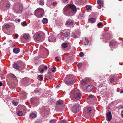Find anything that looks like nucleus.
<instances>
[{
	"label": "nucleus",
	"instance_id": "obj_23",
	"mask_svg": "<svg viewBox=\"0 0 123 123\" xmlns=\"http://www.w3.org/2000/svg\"><path fill=\"white\" fill-rule=\"evenodd\" d=\"M11 75L12 77V79L15 81V82H17V80L16 77L15 76V75L13 74H11Z\"/></svg>",
	"mask_w": 123,
	"mask_h": 123
},
{
	"label": "nucleus",
	"instance_id": "obj_63",
	"mask_svg": "<svg viewBox=\"0 0 123 123\" xmlns=\"http://www.w3.org/2000/svg\"><path fill=\"white\" fill-rule=\"evenodd\" d=\"M82 17H84V16H82Z\"/></svg>",
	"mask_w": 123,
	"mask_h": 123
},
{
	"label": "nucleus",
	"instance_id": "obj_53",
	"mask_svg": "<svg viewBox=\"0 0 123 123\" xmlns=\"http://www.w3.org/2000/svg\"><path fill=\"white\" fill-rule=\"evenodd\" d=\"M55 59L56 60V61H59V59H57V57H56L55 58Z\"/></svg>",
	"mask_w": 123,
	"mask_h": 123
},
{
	"label": "nucleus",
	"instance_id": "obj_59",
	"mask_svg": "<svg viewBox=\"0 0 123 123\" xmlns=\"http://www.w3.org/2000/svg\"><path fill=\"white\" fill-rule=\"evenodd\" d=\"M121 106V108H123V106Z\"/></svg>",
	"mask_w": 123,
	"mask_h": 123
},
{
	"label": "nucleus",
	"instance_id": "obj_22",
	"mask_svg": "<svg viewBox=\"0 0 123 123\" xmlns=\"http://www.w3.org/2000/svg\"><path fill=\"white\" fill-rule=\"evenodd\" d=\"M23 37L25 39H27L29 38L30 36L28 34H23Z\"/></svg>",
	"mask_w": 123,
	"mask_h": 123
},
{
	"label": "nucleus",
	"instance_id": "obj_48",
	"mask_svg": "<svg viewBox=\"0 0 123 123\" xmlns=\"http://www.w3.org/2000/svg\"><path fill=\"white\" fill-rule=\"evenodd\" d=\"M68 0H63V2L65 3H68Z\"/></svg>",
	"mask_w": 123,
	"mask_h": 123
},
{
	"label": "nucleus",
	"instance_id": "obj_11",
	"mask_svg": "<svg viewBox=\"0 0 123 123\" xmlns=\"http://www.w3.org/2000/svg\"><path fill=\"white\" fill-rule=\"evenodd\" d=\"M48 41L51 42H55V37L53 36H49L48 38Z\"/></svg>",
	"mask_w": 123,
	"mask_h": 123
},
{
	"label": "nucleus",
	"instance_id": "obj_29",
	"mask_svg": "<svg viewBox=\"0 0 123 123\" xmlns=\"http://www.w3.org/2000/svg\"><path fill=\"white\" fill-rule=\"evenodd\" d=\"M30 116L31 117H35L36 116V115L34 113H31L30 114Z\"/></svg>",
	"mask_w": 123,
	"mask_h": 123
},
{
	"label": "nucleus",
	"instance_id": "obj_52",
	"mask_svg": "<svg viewBox=\"0 0 123 123\" xmlns=\"http://www.w3.org/2000/svg\"><path fill=\"white\" fill-rule=\"evenodd\" d=\"M14 36L15 37H16L17 38H18V35L17 34H16Z\"/></svg>",
	"mask_w": 123,
	"mask_h": 123
},
{
	"label": "nucleus",
	"instance_id": "obj_56",
	"mask_svg": "<svg viewBox=\"0 0 123 123\" xmlns=\"http://www.w3.org/2000/svg\"><path fill=\"white\" fill-rule=\"evenodd\" d=\"M123 92V90H121V92Z\"/></svg>",
	"mask_w": 123,
	"mask_h": 123
},
{
	"label": "nucleus",
	"instance_id": "obj_7",
	"mask_svg": "<svg viewBox=\"0 0 123 123\" xmlns=\"http://www.w3.org/2000/svg\"><path fill=\"white\" fill-rule=\"evenodd\" d=\"M79 104H74L72 107L71 110L74 113H76L78 112L79 110Z\"/></svg>",
	"mask_w": 123,
	"mask_h": 123
},
{
	"label": "nucleus",
	"instance_id": "obj_31",
	"mask_svg": "<svg viewBox=\"0 0 123 123\" xmlns=\"http://www.w3.org/2000/svg\"><path fill=\"white\" fill-rule=\"evenodd\" d=\"M44 4V2L43 0H41L39 2V4L41 5H43Z\"/></svg>",
	"mask_w": 123,
	"mask_h": 123
},
{
	"label": "nucleus",
	"instance_id": "obj_1",
	"mask_svg": "<svg viewBox=\"0 0 123 123\" xmlns=\"http://www.w3.org/2000/svg\"><path fill=\"white\" fill-rule=\"evenodd\" d=\"M77 9L74 4H68L64 8L63 13L64 15L68 16H72L76 13Z\"/></svg>",
	"mask_w": 123,
	"mask_h": 123
},
{
	"label": "nucleus",
	"instance_id": "obj_4",
	"mask_svg": "<svg viewBox=\"0 0 123 123\" xmlns=\"http://www.w3.org/2000/svg\"><path fill=\"white\" fill-rule=\"evenodd\" d=\"M74 77L72 75L67 76L65 79V82L67 84H70L73 83Z\"/></svg>",
	"mask_w": 123,
	"mask_h": 123
},
{
	"label": "nucleus",
	"instance_id": "obj_36",
	"mask_svg": "<svg viewBox=\"0 0 123 123\" xmlns=\"http://www.w3.org/2000/svg\"><path fill=\"white\" fill-rule=\"evenodd\" d=\"M12 103L14 106H17L18 105V103L17 102H15L14 101L12 102Z\"/></svg>",
	"mask_w": 123,
	"mask_h": 123
},
{
	"label": "nucleus",
	"instance_id": "obj_26",
	"mask_svg": "<svg viewBox=\"0 0 123 123\" xmlns=\"http://www.w3.org/2000/svg\"><path fill=\"white\" fill-rule=\"evenodd\" d=\"M48 20L46 18H44L42 20V22L43 24H46L47 23Z\"/></svg>",
	"mask_w": 123,
	"mask_h": 123
},
{
	"label": "nucleus",
	"instance_id": "obj_18",
	"mask_svg": "<svg viewBox=\"0 0 123 123\" xmlns=\"http://www.w3.org/2000/svg\"><path fill=\"white\" fill-rule=\"evenodd\" d=\"M20 50L18 48H15L13 50V52L15 54H17L19 53Z\"/></svg>",
	"mask_w": 123,
	"mask_h": 123
},
{
	"label": "nucleus",
	"instance_id": "obj_20",
	"mask_svg": "<svg viewBox=\"0 0 123 123\" xmlns=\"http://www.w3.org/2000/svg\"><path fill=\"white\" fill-rule=\"evenodd\" d=\"M22 10V7H20L15 9V11L16 13H19L21 12Z\"/></svg>",
	"mask_w": 123,
	"mask_h": 123
},
{
	"label": "nucleus",
	"instance_id": "obj_30",
	"mask_svg": "<svg viewBox=\"0 0 123 123\" xmlns=\"http://www.w3.org/2000/svg\"><path fill=\"white\" fill-rule=\"evenodd\" d=\"M79 92L80 91L79 90L77 89H74L72 90V92Z\"/></svg>",
	"mask_w": 123,
	"mask_h": 123
},
{
	"label": "nucleus",
	"instance_id": "obj_5",
	"mask_svg": "<svg viewBox=\"0 0 123 123\" xmlns=\"http://www.w3.org/2000/svg\"><path fill=\"white\" fill-rule=\"evenodd\" d=\"M71 97L74 98L76 100H79L81 98V94L79 93H71Z\"/></svg>",
	"mask_w": 123,
	"mask_h": 123
},
{
	"label": "nucleus",
	"instance_id": "obj_25",
	"mask_svg": "<svg viewBox=\"0 0 123 123\" xmlns=\"http://www.w3.org/2000/svg\"><path fill=\"white\" fill-rule=\"evenodd\" d=\"M102 37H104L103 38L104 39L106 40H108L110 39V38L109 37V36H108V35L107 36L106 35H103L102 36Z\"/></svg>",
	"mask_w": 123,
	"mask_h": 123
},
{
	"label": "nucleus",
	"instance_id": "obj_60",
	"mask_svg": "<svg viewBox=\"0 0 123 123\" xmlns=\"http://www.w3.org/2000/svg\"><path fill=\"white\" fill-rule=\"evenodd\" d=\"M121 113H123V110L122 111V112H121Z\"/></svg>",
	"mask_w": 123,
	"mask_h": 123
},
{
	"label": "nucleus",
	"instance_id": "obj_14",
	"mask_svg": "<svg viewBox=\"0 0 123 123\" xmlns=\"http://www.w3.org/2000/svg\"><path fill=\"white\" fill-rule=\"evenodd\" d=\"M86 112L88 115L92 114L93 111L92 109L90 107H87Z\"/></svg>",
	"mask_w": 123,
	"mask_h": 123
},
{
	"label": "nucleus",
	"instance_id": "obj_17",
	"mask_svg": "<svg viewBox=\"0 0 123 123\" xmlns=\"http://www.w3.org/2000/svg\"><path fill=\"white\" fill-rule=\"evenodd\" d=\"M13 66L14 68L17 70L19 69L20 68V67L19 65L15 63L13 64Z\"/></svg>",
	"mask_w": 123,
	"mask_h": 123
},
{
	"label": "nucleus",
	"instance_id": "obj_61",
	"mask_svg": "<svg viewBox=\"0 0 123 123\" xmlns=\"http://www.w3.org/2000/svg\"><path fill=\"white\" fill-rule=\"evenodd\" d=\"M50 97V95H48V97Z\"/></svg>",
	"mask_w": 123,
	"mask_h": 123
},
{
	"label": "nucleus",
	"instance_id": "obj_57",
	"mask_svg": "<svg viewBox=\"0 0 123 123\" xmlns=\"http://www.w3.org/2000/svg\"><path fill=\"white\" fill-rule=\"evenodd\" d=\"M66 122L65 121H63V123H64Z\"/></svg>",
	"mask_w": 123,
	"mask_h": 123
},
{
	"label": "nucleus",
	"instance_id": "obj_44",
	"mask_svg": "<svg viewBox=\"0 0 123 123\" xmlns=\"http://www.w3.org/2000/svg\"><path fill=\"white\" fill-rule=\"evenodd\" d=\"M56 68L55 67H54L53 68V69L52 70V72H54L56 70Z\"/></svg>",
	"mask_w": 123,
	"mask_h": 123
},
{
	"label": "nucleus",
	"instance_id": "obj_19",
	"mask_svg": "<svg viewBox=\"0 0 123 123\" xmlns=\"http://www.w3.org/2000/svg\"><path fill=\"white\" fill-rule=\"evenodd\" d=\"M97 3L100 6L102 7L103 6V3L102 1L100 0H98L97 1Z\"/></svg>",
	"mask_w": 123,
	"mask_h": 123
},
{
	"label": "nucleus",
	"instance_id": "obj_27",
	"mask_svg": "<svg viewBox=\"0 0 123 123\" xmlns=\"http://www.w3.org/2000/svg\"><path fill=\"white\" fill-rule=\"evenodd\" d=\"M62 46L63 48H65L68 47V44L66 43H63L62 44Z\"/></svg>",
	"mask_w": 123,
	"mask_h": 123
},
{
	"label": "nucleus",
	"instance_id": "obj_39",
	"mask_svg": "<svg viewBox=\"0 0 123 123\" xmlns=\"http://www.w3.org/2000/svg\"><path fill=\"white\" fill-rule=\"evenodd\" d=\"M82 65V64L81 63H79L78 65V69H80Z\"/></svg>",
	"mask_w": 123,
	"mask_h": 123
},
{
	"label": "nucleus",
	"instance_id": "obj_62",
	"mask_svg": "<svg viewBox=\"0 0 123 123\" xmlns=\"http://www.w3.org/2000/svg\"><path fill=\"white\" fill-rule=\"evenodd\" d=\"M56 87L57 88H58L59 87V86H58Z\"/></svg>",
	"mask_w": 123,
	"mask_h": 123
},
{
	"label": "nucleus",
	"instance_id": "obj_34",
	"mask_svg": "<svg viewBox=\"0 0 123 123\" xmlns=\"http://www.w3.org/2000/svg\"><path fill=\"white\" fill-rule=\"evenodd\" d=\"M62 104V100H59L57 101L56 104L58 105H61Z\"/></svg>",
	"mask_w": 123,
	"mask_h": 123
},
{
	"label": "nucleus",
	"instance_id": "obj_8",
	"mask_svg": "<svg viewBox=\"0 0 123 123\" xmlns=\"http://www.w3.org/2000/svg\"><path fill=\"white\" fill-rule=\"evenodd\" d=\"M30 81L29 79L27 78H25L23 79L21 84L22 86H27L30 84Z\"/></svg>",
	"mask_w": 123,
	"mask_h": 123
},
{
	"label": "nucleus",
	"instance_id": "obj_6",
	"mask_svg": "<svg viewBox=\"0 0 123 123\" xmlns=\"http://www.w3.org/2000/svg\"><path fill=\"white\" fill-rule=\"evenodd\" d=\"M57 3L54 0H47V5L49 7L52 8L55 6Z\"/></svg>",
	"mask_w": 123,
	"mask_h": 123
},
{
	"label": "nucleus",
	"instance_id": "obj_35",
	"mask_svg": "<svg viewBox=\"0 0 123 123\" xmlns=\"http://www.w3.org/2000/svg\"><path fill=\"white\" fill-rule=\"evenodd\" d=\"M56 121L54 119H52L49 121L50 123H56Z\"/></svg>",
	"mask_w": 123,
	"mask_h": 123
},
{
	"label": "nucleus",
	"instance_id": "obj_45",
	"mask_svg": "<svg viewBox=\"0 0 123 123\" xmlns=\"http://www.w3.org/2000/svg\"><path fill=\"white\" fill-rule=\"evenodd\" d=\"M102 23L101 22L98 23L97 25V26L98 27H99L101 25Z\"/></svg>",
	"mask_w": 123,
	"mask_h": 123
},
{
	"label": "nucleus",
	"instance_id": "obj_32",
	"mask_svg": "<svg viewBox=\"0 0 123 123\" xmlns=\"http://www.w3.org/2000/svg\"><path fill=\"white\" fill-rule=\"evenodd\" d=\"M89 20L91 22L94 23L96 19L95 18H90L89 19Z\"/></svg>",
	"mask_w": 123,
	"mask_h": 123
},
{
	"label": "nucleus",
	"instance_id": "obj_43",
	"mask_svg": "<svg viewBox=\"0 0 123 123\" xmlns=\"http://www.w3.org/2000/svg\"><path fill=\"white\" fill-rule=\"evenodd\" d=\"M91 7L89 6H87L86 7V9L87 10H89L90 9Z\"/></svg>",
	"mask_w": 123,
	"mask_h": 123
},
{
	"label": "nucleus",
	"instance_id": "obj_51",
	"mask_svg": "<svg viewBox=\"0 0 123 123\" xmlns=\"http://www.w3.org/2000/svg\"><path fill=\"white\" fill-rule=\"evenodd\" d=\"M44 68L45 69H47V67L46 66H44Z\"/></svg>",
	"mask_w": 123,
	"mask_h": 123
},
{
	"label": "nucleus",
	"instance_id": "obj_33",
	"mask_svg": "<svg viewBox=\"0 0 123 123\" xmlns=\"http://www.w3.org/2000/svg\"><path fill=\"white\" fill-rule=\"evenodd\" d=\"M18 115L20 116H21L22 115V111H18Z\"/></svg>",
	"mask_w": 123,
	"mask_h": 123
},
{
	"label": "nucleus",
	"instance_id": "obj_9",
	"mask_svg": "<svg viewBox=\"0 0 123 123\" xmlns=\"http://www.w3.org/2000/svg\"><path fill=\"white\" fill-rule=\"evenodd\" d=\"M106 119L107 121H110L112 119V115L111 112L109 111L106 113Z\"/></svg>",
	"mask_w": 123,
	"mask_h": 123
},
{
	"label": "nucleus",
	"instance_id": "obj_21",
	"mask_svg": "<svg viewBox=\"0 0 123 123\" xmlns=\"http://www.w3.org/2000/svg\"><path fill=\"white\" fill-rule=\"evenodd\" d=\"M109 80L111 83L114 82V77L112 76H109Z\"/></svg>",
	"mask_w": 123,
	"mask_h": 123
},
{
	"label": "nucleus",
	"instance_id": "obj_3",
	"mask_svg": "<svg viewBox=\"0 0 123 123\" xmlns=\"http://www.w3.org/2000/svg\"><path fill=\"white\" fill-rule=\"evenodd\" d=\"M34 13L36 16L38 18L43 17L44 14V10L41 8H39L36 9Z\"/></svg>",
	"mask_w": 123,
	"mask_h": 123
},
{
	"label": "nucleus",
	"instance_id": "obj_2",
	"mask_svg": "<svg viewBox=\"0 0 123 123\" xmlns=\"http://www.w3.org/2000/svg\"><path fill=\"white\" fill-rule=\"evenodd\" d=\"M70 30H65L62 31L59 34L62 40L66 41L69 39L70 35Z\"/></svg>",
	"mask_w": 123,
	"mask_h": 123
},
{
	"label": "nucleus",
	"instance_id": "obj_28",
	"mask_svg": "<svg viewBox=\"0 0 123 123\" xmlns=\"http://www.w3.org/2000/svg\"><path fill=\"white\" fill-rule=\"evenodd\" d=\"M38 79L40 80H42L43 79V76L41 75H39L38 77Z\"/></svg>",
	"mask_w": 123,
	"mask_h": 123
},
{
	"label": "nucleus",
	"instance_id": "obj_38",
	"mask_svg": "<svg viewBox=\"0 0 123 123\" xmlns=\"http://www.w3.org/2000/svg\"><path fill=\"white\" fill-rule=\"evenodd\" d=\"M95 97L94 95H90L88 97V99H89L90 98H95Z\"/></svg>",
	"mask_w": 123,
	"mask_h": 123
},
{
	"label": "nucleus",
	"instance_id": "obj_55",
	"mask_svg": "<svg viewBox=\"0 0 123 123\" xmlns=\"http://www.w3.org/2000/svg\"><path fill=\"white\" fill-rule=\"evenodd\" d=\"M2 83L0 82V86H1L2 85Z\"/></svg>",
	"mask_w": 123,
	"mask_h": 123
},
{
	"label": "nucleus",
	"instance_id": "obj_15",
	"mask_svg": "<svg viewBox=\"0 0 123 123\" xmlns=\"http://www.w3.org/2000/svg\"><path fill=\"white\" fill-rule=\"evenodd\" d=\"M41 34L39 33H36L35 37L36 40L37 41L40 40L41 38Z\"/></svg>",
	"mask_w": 123,
	"mask_h": 123
},
{
	"label": "nucleus",
	"instance_id": "obj_50",
	"mask_svg": "<svg viewBox=\"0 0 123 123\" xmlns=\"http://www.w3.org/2000/svg\"><path fill=\"white\" fill-rule=\"evenodd\" d=\"M51 71V69H49L48 71V74L50 73Z\"/></svg>",
	"mask_w": 123,
	"mask_h": 123
},
{
	"label": "nucleus",
	"instance_id": "obj_49",
	"mask_svg": "<svg viewBox=\"0 0 123 123\" xmlns=\"http://www.w3.org/2000/svg\"><path fill=\"white\" fill-rule=\"evenodd\" d=\"M15 21L17 22V21L18 22H20V19H18V20H17L16 19L15 20Z\"/></svg>",
	"mask_w": 123,
	"mask_h": 123
},
{
	"label": "nucleus",
	"instance_id": "obj_64",
	"mask_svg": "<svg viewBox=\"0 0 123 123\" xmlns=\"http://www.w3.org/2000/svg\"><path fill=\"white\" fill-rule=\"evenodd\" d=\"M17 85V84H16V85L15 86H16Z\"/></svg>",
	"mask_w": 123,
	"mask_h": 123
},
{
	"label": "nucleus",
	"instance_id": "obj_54",
	"mask_svg": "<svg viewBox=\"0 0 123 123\" xmlns=\"http://www.w3.org/2000/svg\"><path fill=\"white\" fill-rule=\"evenodd\" d=\"M44 70L43 69H42L41 71V72L42 73H43L44 72Z\"/></svg>",
	"mask_w": 123,
	"mask_h": 123
},
{
	"label": "nucleus",
	"instance_id": "obj_41",
	"mask_svg": "<svg viewBox=\"0 0 123 123\" xmlns=\"http://www.w3.org/2000/svg\"><path fill=\"white\" fill-rule=\"evenodd\" d=\"M84 55V54L82 52H80L79 54V55L81 57H82Z\"/></svg>",
	"mask_w": 123,
	"mask_h": 123
},
{
	"label": "nucleus",
	"instance_id": "obj_37",
	"mask_svg": "<svg viewBox=\"0 0 123 123\" xmlns=\"http://www.w3.org/2000/svg\"><path fill=\"white\" fill-rule=\"evenodd\" d=\"M22 25L23 26H25L27 25L25 21H24L22 23Z\"/></svg>",
	"mask_w": 123,
	"mask_h": 123
},
{
	"label": "nucleus",
	"instance_id": "obj_12",
	"mask_svg": "<svg viewBox=\"0 0 123 123\" xmlns=\"http://www.w3.org/2000/svg\"><path fill=\"white\" fill-rule=\"evenodd\" d=\"M80 34L79 33H73L71 34V36L74 38H79L80 36Z\"/></svg>",
	"mask_w": 123,
	"mask_h": 123
},
{
	"label": "nucleus",
	"instance_id": "obj_47",
	"mask_svg": "<svg viewBox=\"0 0 123 123\" xmlns=\"http://www.w3.org/2000/svg\"><path fill=\"white\" fill-rule=\"evenodd\" d=\"M6 6L7 8H9L10 6V5L9 4H6Z\"/></svg>",
	"mask_w": 123,
	"mask_h": 123
},
{
	"label": "nucleus",
	"instance_id": "obj_13",
	"mask_svg": "<svg viewBox=\"0 0 123 123\" xmlns=\"http://www.w3.org/2000/svg\"><path fill=\"white\" fill-rule=\"evenodd\" d=\"M73 22L70 20H67L66 23V25L68 26H71L73 25Z\"/></svg>",
	"mask_w": 123,
	"mask_h": 123
},
{
	"label": "nucleus",
	"instance_id": "obj_24",
	"mask_svg": "<svg viewBox=\"0 0 123 123\" xmlns=\"http://www.w3.org/2000/svg\"><path fill=\"white\" fill-rule=\"evenodd\" d=\"M81 83L82 85H84L87 83V81L86 80H83L81 82Z\"/></svg>",
	"mask_w": 123,
	"mask_h": 123
},
{
	"label": "nucleus",
	"instance_id": "obj_58",
	"mask_svg": "<svg viewBox=\"0 0 123 123\" xmlns=\"http://www.w3.org/2000/svg\"><path fill=\"white\" fill-rule=\"evenodd\" d=\"M121 116L122 117H123V114H122V115H121Z\"/></svg>",
	"mask_w": 123,
	"mask_h": 123
},
{
	"label": "nucleus",
	"instance_id": "obj_46",
	"mask_svg": "<svg viewBox=\"0 0 123 123\" xmlns=\"http://www.w3.org/2000/svg\"><path fill=\"white\" fill-rule=\"evenodd\" d=\"M113 44V42H112L111 41L109 45H110V46H111Z\"/></svg>",
	"mask_w": 123,
	"mask_h": 123
},
{
	"label": "nucleus",
	"instance_id": "obj_10",
	"mask_svg": "<svg viewBox=\"0 0 123 123\" xmlns=\"http://www.w3.org/2000/svg\"><path fill=\"white\" fill-rule=\"evenodd\" d=\"M93 88L94 86L92 85H89L87 87L86 91L87 92H90L92 91Z\"/></svg>",
	"mask_w": 123,
	"mask_h": 123
},
{
	"label": "nucleus",
	"instance_id": "obj_16",
	"mask_svg": "<svg viewBox=\"0 0 123 123\" xmlns=\"http://www.w3.org/2000/svg\"><path fill=\"white\" fill-rule=\"evenodd\" d=\"M89 41L88 39L86 37L85 38V40H84L82 43V44L84 45H87Z\"/></svg>",
	"mask_w": 123,
	"mask_h": 123
},
{
	"label": "nucleus",
	"instance_id": "obj_40",
	"mask_svg": "<svg viewBox=\"0 0 123 123\" xmlns=\"http://www.w3.org/2000/svg\"><path fill=\"white\" fill-rule=\"evenodd\" d=\"M34 91H35V92H39L40 91V90L38 88L34 90Z\"/></svg>",
	"mask_w": 123,
	"mask_h": 123
},
{
	"label": "nucleus",
	"instance_id": "obj_42",
	"mask_svg": "<svg viewBox=\"0 0 123 123\" xmlns=\"http://www.w3.org/2000/svg\"><path fill=\"white\" fill-rule=\"evenodd\" d=\"M10 26V25H9L7 24L5 26V28H9Z\"/></svg>",
	"mask_w": 123,
	"mask_h": 123
}]
</instances>
